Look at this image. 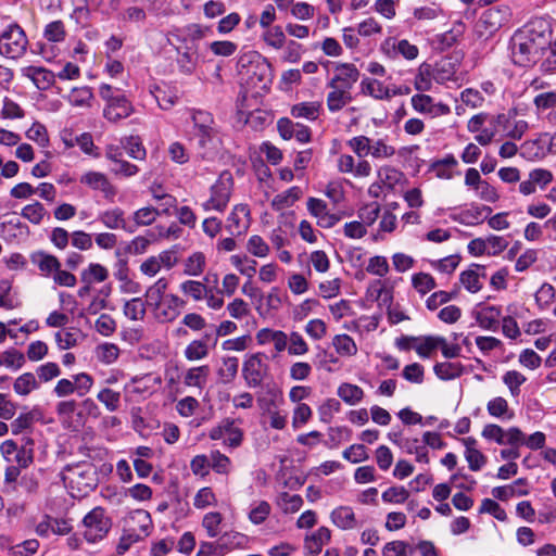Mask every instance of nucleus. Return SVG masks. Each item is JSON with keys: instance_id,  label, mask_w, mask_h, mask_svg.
Here are the masks:
<instances>
[{"instance_id": "64", "label": "nucleus", "mask_w": 556, "mask_h": 556, "mask_svg": "<svg viewBox=\"0 0 556 556\" xmlns=\"http://www.w3.org/2000/svg\"><path fill=\"white\" fill-rule=\"evenodd\" d=\"M26 137L29 140L37 142L41 147H46L49 142L46 127L38 122L34 123L31 127L26 131Z\"/></svg>"}, {"instance_id": "40", "label": "nucleus", "mask_w": 556, "mask_h": 556, "mask_svg": "<svg viewBox=\"0 0 556 556\" xmlns=\"http://www.w3.org/2000/svg\"><path fill=\"white\" fill-rule=\"evenodd\" d=\"M159 215V208L153 206H144L137 210L132 214V220L136 226H150L155 222Z\"/></svg>"}, {"instance_id": "44", "label": "nucleus", "mask_w": 556, "mask_h": 556, "mask_svg": "<svg viewBox=\"0 0 556 556\" xmlns=\"http://www.w3.org/2000/svg\"><path fill=\"white\" fill-rule=\"evenodd\" d=\"M414 547L403 541L387 543L382 549V556H413Z\"/></svg>"}, {"instance_id": "56", "label": "nucleus", "mask_w": 556, "mask_h": 556, "mask_svg": "<svg viewBox=\"0 0 556 556\" xmlns=\"http://www.w3.org/2000/svg\"><path fill=\"white\" fill-rule=\"evenodd\" d=\"M54 337L61 350H68L78 343V331L72 329L58 331Z\"/></svg>"}, {"instance_id": "30", "label": "nucleus", "mask_w": 556, "mask_h": 556, "mask_svg": "<svg viewBox=\"0 0 556 556\" xmlns=\"http://www.w3.org/2000/svg\"><path fill=\"white\" fill-rule=\"evenodd\" d=\"M147 303L141 298H132L125 302L123 312L130 320H142L147 313Z\"/></svg>"}, {"instance_id": "50", "label": "nucleus", "mask_w": 556, "mask_h": 556, "mask_svg": "<svg viewBox=\"0 0 556 556\" xmlns=\"http://www.w3.org/2000/svg\"><path fill=\"white\" fill-rule=\"evenodd\" d=\"M247 250L256 257H266L269 254V245L257 235H253L247 242Z\"/></svg>"}, {"instance_id": "7", "label": "nucleus", "mask_w": 556, "mask_h": 556, "mask_svg": "<svg viewBox=\"0 0 556 556\" xmlns=\"http://www.w3.org/2000/svg\"><path fill=\"white\" fill-rule=\"evenodd\" d=\"M233 187V178L230 172L224 170L217 181L210 189L208 199L203 202L204 211L223 212L230 200Z\"/></svg>"}, {"instance_id": "52", "label": "nucleus", "mask_w": 556, "mask_h": 556, "mask_svg": "<svg viewBox=\"0 0 556 556\" xmlns=\"http://www.w3.org/2000/svg\"><path fill=\"white\" fill-rule=\"evenodd\" d=\"M526 380V376L517 370H508L503 376V382L507 386L513 396L519 395V387L523 384Z\"/></svg>"}, {"instance_id": "23", "label": "nucleus", "mask_w": 556, "mask_h": 556, "mask_svg": "<svg viewBox=\"0 0 556 556\" xmlns=\"http://www.w3.org/2000/svg\"><path fill=\"white\" fill-rule=\"evenodd\" d=\"M332 522L340 529L351 530L357 526V520L353 509L349 506H340L331 513Z\"/></svg>"}, {"instance_id": "35", "label": "nucleus", "mask_w": 556, "mask_h": 556, "mask_svg": "<svg viewBox=\"0 0 556 556\" xmlns=\"http://www.w3.org/2000/svg\"><path fill=\"white\" fill-rule=\"evenodd\" d=\"M377 175L378 182L388 189H393L404 178V174L392 166L380 167Z\"/></svg>"}, {"instance_id": "9", "label": "nucleus", "mask_w": 556, "mask_h": 556, "mask_svg": "<svg viewBox=\"0 0 556 556\" xmlns=\"http://www.w3.org/2000/svg\"><path fill=\"white\" fill-rule=\"evenodd\" d=\"M208 437L212 440L224 439L226 445L237 447L242 442L243 433L242 430L236 426L235 419L225 418L210 430Z\"/></svg>"}, {"instance_id": "10", "label": "nucleus", "mask_w": 556, "mask_h": 556, "mask_svg": "<svg viewBox=\"0 0 556 556\" xmlns=\"http://www.w3.org/2000/svg\"><path fill=\"white\" fill-rule=\"evenodd\" d=\"M334 75L329 80L327 86H337L351 91L353 86L359 79V71L354 64L351 63H338L334 68Z\"/></svg>"}, {"instance_id": "59", "label": "nucleus", "mask_w": 556, "mask_h": 556, "mask_svg": "<svg viewBox=\"0 0 556 556\" xmlns=\"http://www.w3.org/2000/svg\"><path fill=\"white\" fill-rule=\"evenodd\" d=\"M239 369V361L237 357H226L223 359V367L218 370L219 377L226 382L232 381Z\"/></svg>"}, {"instance_id": "39", "label": "nucleus", "mask_w": 556, "mask_h": 556, "mask_svg": "<svg viewBox=\"0 0 556 556\" xmlns=\"http://www.w3.org/2000/svg\"><path fill=\"white\" fill-rule=\"evenodd\" d=\"M100 220L110 229L126 228L124 211L118 207L103 212Z\"/></svg>"}, {"instance_id": "15", "label": "nucleus", "mask_w": 556, "mask_h": 556, "mask_svg": "<svg viewBox=\"0 0 556 556\" xmlns=\"http://www.w3.org/2000/svg\"><path fill=\"white\" fill-rule=\"evenodd\" d=\"M496 126H502V131L511 139H521L528 130V123L523 119L511 118L509 114H498L493 116Z\"/></svg>"}, {"instance_id": "4", "label": "nucleus", "mask_w": 556, "mask_h": 556, "mask_svg": "<svg viewBox=\"0 0 556 556\" xmlns=\"http://www.w3.org/2000/svg\"><path fill=\"white\" fill-rule=\"evenodd\" d=\"M242 378L250 389L262 387L266 380L270 379L267 356L261 352L248 354L242 364Z\"/></svg>"}, {"instance_id": "54", "label": "nucleus", "mask_w": 556, "mask_h": 556, "mask_svg": "<svg viewBox=\"0 0 556 556\" xmlns=\"http://www.w3.org/2000/svg\"><path fill=\"white\" fill-rule=\"evenodd\" d=\"M394 154V147L387 144V142L382 139H371L369 155H371L375 159H389Z\"/></svg>"}, {"instance_id": "29", "label": "nucleus", "mask_w": 556, "mask_h": 556, "mask_svg": "<svg viewBox=\"0 0 556 556\" xmlns=\"http://www.w3.org/2000/svg\"><path fill=\"white\" fill-rule=\"evenodd\" d=\"M302 195V190L299 187H291L287 191L277 194L271 201V207L280 211L293 205Z\"/></svg>"}, {"instance_id": "36", "label": "nucleus", "mask_w": 556, "mask_h": 556, "mask_svg": "<svg viewBox=\"0 0 556 556\" xmlns=\"http://www.w3.org/2000/svg\"><path fill=\"white\" fill-rule=\"evenodd\" d=\"M332 345L336 352L341 356H354L358 351L355 341L345 333L334 336Z\"/></svg>"}, {"instance_id": "53", "label": "nucleus", "mask_w": 556, "mask_h": 556, "mask_svg": "<svg viewBox=\"0 0 556 556\" xmlns=\"http://www.w3.org/2000/svg\"><path fill=\"white\" fill-rule=\"evenodd\" d=\"M97 357L104 364L114 363L119 355V349L114 343H103L97 348Z\"/></svg>"}, {"instance_id": "62", "label": "nucleus", "mask_w": 556, "mask_h": 556, "mask_svg": "<svg viewBox=\"0 0 556 556\" xmlns=\"http://www.w3.org/2000/svg\"><path fill=\"white\" fill-rule=\"evenodd\" d=\"M216 504V497L211 488H202L194 496L193 505L198 509H204Z\"/></svg>"}, {"instance_id": "20", "label": "nucleus", "mask_w": 556, "mask_h": 556, "mask_svg": "<svg viewBox=\"0 0 556 556\" xmlns=\"http://www.w3.org/2000/svg\"><path fill=\"white\" fill-rule=\"evenodd\" d=\"M24 75L31 79L35 86L40 90H47L50 88L55 79V74L45 67L39 66L26 67L24 70Z\"/></svg>"}, {"instance_id": "41", "label": "nucleus", "mask_w": 556, "mask_h": 556, "mask_svg": "<svg viewBox=\"0 0 556 556\" xmlns=\"http://www.w3.org/2000/svg\"><path fill=\"white\" fill-rule=\"evenodd\" d=\"M205 267V256L202 252L191 254L185 262L184 273L189 276H200Z\"/></svg>"}, {"instance_id": "49", "label": "nucleus", "mask_w": 556, "mask_h": 556, "mask_svg": "<svg viewBox=\"0 0 556 556\" xmlns=\"http://www.w3.org/2000/svg\"><path fill=\"white\" fill-rule=\"evenodd\" d=\"M47 215V211L40 202H34L22 210V216L30 223L38 225Z\"/></svg>"}, {"instance_id": "8", "label": "nucleus", "mask_w": 556, "mask_h": 556, "mask_svg": "<svg viewBox=\"0 0 556 556\" xmlns=\"http://www.w3.org/2000/svg\"><path fill=\"white\" fill-rule=\"evenodd\" d=\"M186 302L176 294L168 293L161 303H154L151 309L154 318L162 324L174 321L185 307Z\"/></svg>"}, {"instance_id": "32", "label": "nucleus", "mask_w": 556, "mask_h": 556, "mask_svg": "<svg viewBox=\"0 0 556 556\" xmlns=\"http://www.w3.org/2000/svg\"><path fill=\"white\" fill-rule=\"evenodd\" d=\"M109 277L108 269L98 263H91L89 266L81 271L80 279L86 285H92L96 282H103Z\"/></svg>"}, {"instance_id": "6", "label": "nucleus", "mask_w": 556, "mask_h": 556, "mask_svg": "<svg viewBox=\"0 0 556 556\" xmlns=\"http://www.w3.org/2000/svg\"><path fill=\"white\" fill-rule=\"evenodd\" d=\"M28 40L23 28L13 23L0 34V54L9 59L21 58L27 49Z\"/></svg>"}, {"instance_id": "12", "label": "nucleus", "mask_w": 556, "mask_h": 556, "mask_svg": "<svg viewBox=\"0 0 556 556\" xmlns=\"http://www.w3.org/2000/svg\"><path fill=\"white\" fill-rule=\"evenodd\" d=\"M191 118L199 143L204 147L215 135L213 116L206 111H193Z\"/></svg>"}, {"instance_id": "43", "label": "nucleus", "mask_w": 556, "mask_h": 556, "mask_svg": "<svg viewBox=\"0 0 556 556\" xmlns=\"http://www.w3.org/2000/svg\"><path fill=\"white\" fill-rule=\"evenodd\" d=\"M288 353L292 356H302L308 352V344L303 336L298 331H292L289 334Z\"/></svg>"}, {"instance_id": "46", "label": "nucleus", "mask_w": 556, "mask_h": 556, "mask_svg": "<svg viewBox=\"0 0 556 556\" xmlns=\"http://www.w3.org/2000/svg\"><path fill=\"white\" fill-rule=\"evenodd\" d=\"M43 37L50 42H61L66 37V29L62 21H53L46 25Z\"/></svg>"}, {"instance_id": "11", "label": "nucleus", "mask_w": 556, "mask_h": 556, "mask_svg": "<svg viewBox=\"0 0 556 556\" xmlns=\"http://www.w3.org/2000/svg\"><path fill=\"white\" fill-rule=\"evenodd\" d=\"M410 103L416 112L428 114L431 117L447 115L451 112V109L447 104L442 102L434 103L433 98L425 93L413 96Z\"/></svg>"}, {"instance_id": "47", "label": "nucleus", "mask_w": 556, "mask_h": 556, "mask_svg": "<svg viewBox=\"0 0 556 556\" xmlns=\"http://www.w3.org/2000/svg\"><path fill=\"white\" fill-rule=\"evenodd\" d=\"M180 290L185 295L192 298L194 301H201L206 294V286L197 280H187L180 285Z\"/></svg>"}, {"instance_id": "19", "label": "nucleus", "mask_w": 556, "mask_h": 556, "mask_svg": "<svg viewBox=\"0 0 556 556\" xmlns=\"http://www.w3.org/2000/svg\"><path fill=\"white\" fill-rule=\"evenodd\" d=\"M210 374L211 369L207 365L191 367L184 374V384L202 391L207 383Z\"/></svg>"}, {"instance_id": "38", "label": "nucleus", "mask_w": 556, "mask_h": 556, "mask_svg": "<svg viewBox=\"0 0 556 556\" xmlns=\"http://www.w3.org/2000/svg\"><path fill=\"white\" fill-rule=\"evenodd\" d=\"M337 393L339 397L349 405H355L364 397L363 389L352 383L340 384Z\"/></svg>"}, {"instance_id": "57", "label": "nucleus", "mask_w": 556, "mask_h": 556, "mask_svg": "<svg viewBox=\"0 0 556 556\" xmlns=\"http://www.w3.org/2000/svg\"><path fill=\"white\" fill-rule=\"evenodd\" d=\"M459 280L462 285L471 293H476L482 288L480 282V275L473 269L463 271L460 274Z\"/></svg>"}, {"instance_id": "33", "label": "nucleus", "mask_w": 556, "mask_h": 556, "mask_svg": "<svg viewBox=\"0 0 556 556\" xmlns=\"http://www.w3.org/2000/svg\"><path fill=\"white\" fill-rule=\"evenodd\" d=\"M320 108L319 102H302L292 106L291 114L295 118L315 121L319 116Z\"/></svg>"}, {"instance_id": "45", "label": "nucleus", "mask_w": 556, "mask_h": 556, "mask_svg": "<svg viewBox=\"0 0 556 556\" xmlns=\"http://www.w3.org/2000/svg\"><path fill=\"white\" fill-rule=\"evenodd\" d=\"M413 287L417 290L418 293L425 295L435 288L434 278L427 273H418L413 275L412 277Z\"/></svg>"}, {"instance_id": "61", "label": "nucleus", "mask_w": 556, "mask_h": 556, "mask_svg": "<svg viewBox=\"0 0 556 556\" xmlns=\"http://www.w3.org/2000/svg\"><path fill=\"white\" fill-rule=\"evenodd\" d=\"M223 517L219 513H208L203 517L202 526L206 530L210 538H215L219 533V526Z\"/></svg>"}, {"instance_id": "26", "label": "nucleus", "mask_w": 556, "mask_h": 556, "mask_svg": "<svg viewBox=\"0 0 556 556\" xmlns=\"http://www.w3.org/2000/svg\"><path fill=\"white\" fill-rule=\"evenodd\" d=\"M167 288L168 280L162 277L147 289L146 303L151 309L154 307V303H161L166 298L168 294L166 293Z\"/></svg>"}, {"instance_id": "31", "label": "nucleus", "mask_w": 556, "mask_h": 556, "mask_svg": "<svg viewBox=\"0 0 556 556\" xmlns=\"http://www.w3.org/2000/svg\"><path fill=\"white\" fill-rule=\"evenodd\" d=\"M210 354L207 342L203 339L191 341L185 349L184 355L189 362H198L206 358Z\"/></svg>"}, {"instance_id": "25", "label": "nucleus", "mask_w": 556, "mask_h": 556, "mask_svg": "<svg viewBox=\"0 0 556 556\" xmlns=\"http://www.w3.org/2000/svg\"><path fill=\"white\" fill-rule=\"evenodd\" d=\"M177 31L179 34H177L176 37L179 43L198 45L197 42L205 37L208 28L200 24H190Z\"/></svg>"}, {"instance_id": "37", "label": "nucleus", "mask_w": 556, "mask_h": 556, "mask_svg": "<svg viewBox=\"0 0 556 556\" xmlns=\"http://www.w3.org/2000/svg\"><path fill=\"white\" fill-rule=\"evenodd\" d=\"M38 388L39 383L33 372H24L18 376L13 383L15 393L23 396L28 395L31 391Z\"/></svg>"}, {"instance_id": "24", "label": "nucleus", "mask_w": 556, "mask_h": 556, "mask_svg": "<svg viewBox=\"0 0 556 556\" xmlns=\"http://www.w3.org/2000/svg\"><path fill=\"white\" fill-rule=\"evenodd\" d=\"M361 90L364 94L376 100H390L387 86L375 78L365 77L361 81Z\"/></svg>"}, {"instance_id": "34", "label": "nucleus", "mask_w": 556, "mask_h": 556, "mask_svg": "<svg viewBox=\"0 0 556 556\" xmlns=\"http://www.w3.org/2000/svg\"><path fill=\"white\" fill-rule=\"evenodd\" d=\"M276 503L283 514H294L301 509L303 500L298 494L282 492L278 495Z\"/></svg>"}, {"instance_id": "16", "label": "nucleus", "mask_w": 556, "mask_h": 556, "mask_svg": "<svg viewBox=\"0 0 556 556\" xmlns=\"http://www.w3.org/2000/svg\"><path fill=\"white\" fill-rule=\"evenodd\" d=\"M177 49V63L180 71L185 74H191L198 63V45L179 43Z\"/></svg>"}, {"instance_id": "18", "label": "nucleus", "mask_w": 556, "mask_h": 556, "mask_svg": "<svg viewBox=\"0 0 556 556\" xmlns=\"http://www.w3.org/2000/svg\"><path fill=\"white\" fill-rule=\"evenodd\" d=\"M502 311L497 306H481L475 312V318L479 326L486 330H495L498 327Z\"/></svg>"}, {"instance_id": "2", "label": "nucleus", "mask_w": 556, "mask_h": 556, "mask_svg": "<svg viewBox=\"0 0 556 556\" xmlns=\"http://www.w3.org/2000/svg\"><path fill=\"white\" fill-rule=\"evenodd\" d=\"M63 481L72 490L73 496H85L98 484L97 469L90 463L67 466L63 472Z\"/></svg>"}, {"instance_id": "60", "label": "nucleus", "mask_w": 556, "mask_h": 556, "mask_svg": "<svg viewBox=\"0 0 556 556\" xmlns=\"http://www.w3.org/2000/svg\"><path fill=\"white\" fill-rule=\"evenodd\" d=\"M409 496L408 491L404 486H391L382 493V501L386 503L402 504Z\"/></svg>"}, {"instance_id": "48", "label": "nucleus", "mask_w": 556, "mask_h": 556, "mask_svg": "<svg viewBox=\"0 0 556 556\" xmlns=\"http://www.w3.org/2000/svg\"><path fill=\"white\" fill-rule=\"evenodd\" d=\"M488 413L493 417H506L507 419L513 418V413H509V407L507 401L502 397L497 396L493 400L489 401L486 405Z\"/></svg>"}, {"instance_id": "21", "label": "nucleus", "mask_w": 556, "mask_h": 556, "mask_svg": "<svg viewBox=\"0 0 556 556\" xmlns=\"http://www.w3.org/2000/svg\"><path fill=\"white\" fill-rule=\"evenodd\" d=\"M331 90L326 98V104L331 113L341 111L353 100L352 92L337 86H328Z\"/></svg>"}, {"instance_id": "28", "label": "nucleus", "mask_w": 556, "mask_h": 556, "mask_svg": "<svg viewBox=\"0 0 556 556\" xmlns=\"http://www.w3.org/2000/svg\"><path fill=\"white\" fill-rule=\"evenodd\" d=\"M433 370L441 380H451L463 375L464 366L458 362H443L435 364Z\"/></svg>"}, {"instance_id": "1", "label": "nucleus", "mask_w": 556, "mask_h": 556, "mask_svg": "<svg viewBox=\"0 0 556 556\" xmlns=\"http://www.w3.org/2000/svg\"><path fill=\"white\" fill-rule=\"evenodd\" d=\"M551 41V29L544 20L529 22L518 29L510 40L511 58L515 64L529 66L536 63Z\"/></svg>"}, {"instance_id": "42", "label": "nucleus", "mask_w": 556, "mask_h": 556, "mask_svg": "<svg viewBox=\"0 0 556 556\" xmlns=\"http://www.w3.org/2000/svg\"><path fill=\"white\" fill-rule=\"evenodd\" d=\"M97 399L105 406V408L113 413L119 408L121 405V393L110 388L102 389Z\"/></svg>"}, {"instance_id": "5", "label": "nucleus", "mask_w": 556, "mask_h": 556, "mask_svg": "<svg viewBox=\"0 0 556 556\" xmlns=\"http://www.w3.org/2000/svg\"><path fill=\"white\" fill-rule=\"evenodd\" d=\"M129 520L138 526L125 529L122 536L119 538L116 546L118 555L125 554L132 544L139 542L149 534V528L151 527V517L147 510L137 509L129 516Z\"/></svg>"}, {"instance_id": "27", "label": "nucleus", "mask_w": 556, "mask_h": 556, "mask_svg": "<svg viewBox=\"0 0 556 556\" xmlns=\"http://www.w3.org/2000/svg\"><path fill=\"white\" fill-rule=\"evenodd\" d=\"M490 214L492 208L485 205H476L459 213L456 220L464 225H478L483 222V213Z\"/></svg>"}, {"instance_id": "51", "label": "nucleus", "mask_w": 556, "mask_h": 556, "mask_svg": "<svg viewBox=\"0 0 556 556\" xmlns=\"http://www.w3.org/2000/svg\"><path fill=\"white\" fill-rule=\"evenodd\" d=\"M92 99V92L88 87L72 89L68 94V101L74 106H89Z\"/></svg>"}, {"instance_id": "55", "label": "nucleus", "mask_w": 556, "mask_h": 556, "mask_svg": "<svg viewBox=\"0 0 556 556\" xmlns=\"http://www.w3.org/2000/svg\"><path fill=\"white\" fill-rule=\"evenodd\" d=\"M127 154L135 160H144L147 151L138 137H129L123 142Z\"/></svg>"}, {"instance_id": "3", "label": "nucleus", "mask_w": 556, "mask_h": 556, "mask_svg": "<svg viewBox=\"0 0 556 556\" xmlns=\"http://www.w3.org/2000/svg\"><path fill=\"white\" fill-rule=\"evenodd\" d=\"M112 519L103 507L97 506L85 515L81 520L83 538L90 544H96L106 538L112 529Z\"/></svg>"}, {"instance_id": "58", "label": "nucleus", "mask_w": 556, "mask_h": 556, "mask_svg": "<svg viewBox=\"0 0 556 556\" xmlns=\"http://www.w3.org/2000/svg\"><path fill=\"white\" fill-rule=\"evenodd\" d=\"M263 38L268 46L275 49H281L286 41V36L280 26L267 28V30L263 35Z\"/></svg>"}, {"instance_id": "22", "label": "nucleus", "mask_w": 556, "mask_h": 556, "mask_svg": "<svg viewBox=\"0 0 556 556\" xmlns=\"http://www.w3.org/2000/svg\"><path fill=\"white\" fill-rule=\"evenodd\" d=\"M30 260L31 263L39 268L43 276L53 275L54 271L61 267V263L54 255L42 251L33 253Z\"/></svg>"}, {"instance_id": "13", "label": "nucleus", "mask_w": 556, "mask_h": 556, "mask_svg": "<svg viewBox=\"0 0 556 556\" xmlns=\"http://www.w3.org/2000/svg\"><path fill=\"white\" fill-rule=\"evenodd\" d=\"M250 210L247 204H237L227 218L226 228L232 236L243 235L250 227Z\"/></svg>"}, {"instance_id": "17", "label": "nucleus", "mask_w": 556, "mask_h": 556, "mask_svg": "<svg viewBox=\"0 0 556 556\" xmlns=\"http://www.w3.org/2000/svg\"><path fill=\"white\" fill-rule=\"evenodd\" d=\"M131 113L132 105L124 96H116V99L104 109V117L113 123L128 117Z\"/></svg>"}, {"instance_id": "63", "label": "nucleus", "mask_w": 556, "mask_h": 556, "mask_svg": "<svg viewBox=\"0 0 556 556\" xmlns=\"http://www.w3.org/2000/svg\"><path fill=\"white\" fill-rule=\"evenodd\" d=\"M366 270L369 274L383 277L389 273V264L384 256L376 255L369 258Z\"/></svg>"}, {"instance_id": "14", "label": "nucleus", "mask_w": 556, "mask_h": 556, "mask_svg": "<svg viewBox=\"0 0 556 556\" xmlns=\"http://www.w3.org/2000/svg\"><path fill=\"white\" fill-rule=\"evenodd\" d=\"M80 184L88 186L93 190H99L103 193L104 198L113 201L116 195V188L109 181L108 177L99 172H88L84 174Z\"/></svg>"}]
</instances>
